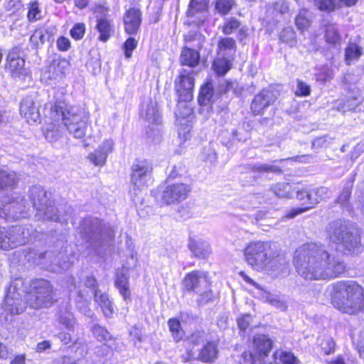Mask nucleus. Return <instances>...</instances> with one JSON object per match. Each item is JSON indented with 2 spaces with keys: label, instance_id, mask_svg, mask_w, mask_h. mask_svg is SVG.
I'll return each mask as SVG.
<instances>
[{
  "label": "nucleus",
  "instance_id": "obj_36",
  "mask_svg": "<svg viewBox=\"0 0 364 364\" xmlns=\"http://www.w3.org/2000/svg\"><path fill=\"white\" fill-rule=\"evenodd\" d=\"M325 38L326 41L329 44L336 45L340 43L341 36L336 25L329 24L326 26Z\"/></svg>",
  "mask_w": 364,
  "mask_h": 364
},
{
  "label": "nucleus",
  "instance_id": "obj_62",
  "mask_svg": "<svg viewBox=\"0 0 364 364\" xmlns=\"http://www.w3.org/2000/svg\"><path fill=\"white\" fill-rule=\"evenodd\" d=\"M311 192L310 189L304 188L296 191V198L304 204L310 205Z\"/></svg>",
  "mask_w": 364,
  "mask_h": 364
},
{
  "label": "nucleus",
  "instance_id": "obj_54",
  "mask_svg": "<svg viewBox=\"0 0 364 364\" xmlns=\"http://www.w3.org/2000/svg\"><path fill=\"white\" fill-rule=\"evenodd\" d=\"M263 360L255 353L245 352L240 361V364H262Z\"/></svg>",
  "mask_w": 364,
  "mask_h": 364
},
{
  "label": "nucleus",
  "instance_id": "obj_37",
  "mask_svg": "<svg viewBox=\"0 0 364 364\" xmlns=\"http://www.w3.org/2000/svg\"><path fill=\"white\" fill-rule=\"evenodd\" d=\"M242 25V23L235 17H230L225 20L222 26V31L225 35H230L237 31Z\"/></svg>",
  "mask_w": 364,
  "mask_h": 364
},
{
  "label": "nucleus",
  "instance_id": "obj_22",
  "mask_svg": "<svg viewBox=\"0 0 364 364\" xmlns=\"http://www.w3.org/2000/svg\"><path fill=\"white\" fill-rule=\"evenodd\" d=\"M141 12L136 8L128 9L123 17L124 31L129 35L137 33L141 23Z\"/></svg>",
  "mask_w": 364,
  "mask_h": 364
},
{
  "label": "nucleus",
  "instance_id": "obj_63",
  "mask_svg": "<svg viewBox=\"0 0 364 364\" xmlns=\"http://www.w3.org/2000/svg\"><path fill=\"white\" fill-rule=\"evenodd\" d=\"M85 31V25L83 23H77L71 29L70 35L75 40H80L84 36Z\"/></svg>",
  "mask_w": 364,
  "mask_h": 364
},
{
  "label": "nucleus",
  "instance_id": "obj_42",
  "mask_svg": "<svg viewBox=\"0 0 364 364\" xmlns=\"http://www.w3.org/2000/svg\"><path fill=\"white\" fill-rule=\"evenodd\" d=\"M235 5V0H216L215 9L222 16L226 15Z\"/></svg>",
  "mask_w": 364,
  "mask_h": 364
},
{
  "label": "nucleus",
  "instance_id": "obj_41",
  "mask_svg": "<svg viewBox=\"0 0 364 364\" xmlns=\"http://www.w3.org/2000/svg\"><path fill=\"white\" fill-rule=\"evenodd\" d=\"M314 4L318 9L327 12L339 8V2L337 0H314Z\"/></svg>",
  "mask_w": 364,
  "mask_h": 364
},
{
  "label": "nucleus",
  "instance_id": "obj_24",
  "mask_svg": "<svg viewBox=\"0 0 364 364\" xmlns=\"http://www.w3.org/2000/svg\"><path fill=\"white\" fill-rule=\"evenodd\" d=\"M255 353L263 360L272 348V341L265 335H257L253 341Z\"/></svg>",
  "mask_w": 364,
  "mask_h": 364
},
{
  "label": "nucleus",
  "instance_id": "obj_61",
  "mask_svg": "<svg viewBox=\"0 0 364 364\" xmlns=\"http://www.w3.org/2000/svg\"><path fill=\"white\" fill-rule=\"evenodd\" d=\"M311 93V87L306 82H303L301 80H296V90L295 91V95L296 96H308Z\"/></svg>",
  "mask_w": 364,
  "mask_h": 364
},
{
  "label": "nucleus",
  "instance_id": "obj_47",
  "mask_svg": "<svg viewBox=\"0 0 364 364\" xmlns=\"http://www.w3.org/2000/svg\"><path fill=\"white\" fill-rule=\"evenodd\" d=\"M319 345L325 355L331 354L335 350L336 343L333 338L329 336H323L320 339Z\"/></svg>",
  "mask_w": 364,
  "mask_h": 364
},
{
  "label": "nucleus",
  "instance_id": "obj_26",
  "mask_svg": "<svg viewBox=\"0 0 364 364\" xmlns=\"http://www.w3.org/2000/svg\"><path fill=\"white\" fill-rule=\"evenodd\" d=\"M188 247L195 257L198 258H205L210 253V245L202 240L190 238Z\"/></svg>",
  "mask_w": 364,
  "mask_h": 364
},
{
  "label": "nucleus",
  "instance_id": "obj_40",
  "mask_svg": "<svg viewBox=\"0 0 364 364\" xmlns=\"http://www.w3.org/2000/svg\"><path fill=\"white\" fill-rule=\"evenodd\" d=\"M333 139L328 136L317 137L312 140L311 148L316 152H318L321 149H326L332 144Z\"/></svg>",
  "mask_w": 364,
  "mask_h": 364
},
{
  "label": "nucleus",
  "instance_id": "obj_60",
  "mask_svg": "<svg viewBox=\"0 0 364 364\" xmlns=\"http://www.w3.org/2000/svg\"><path fill=\"white\" fill-rule=\"evenodd\" d=\"M138 42L134 38H129L124 43L123 48L127 58H131L132 51L136 48Z\"/></svg>",
  "mask_w": 364,
  "mask_h": 364
},
{
  "label": "nucleus",
  "instance_id": "obj_38",
  "mask_svg": "<svg viewBox=\"0 0 364 364\" xmlns=\"http://www.w3.org/2000/svg\"><path fill=\"white\" fill-rule=\"evenodd\" d=\"M272 190L276 196L280 198L291 196V186L287 183H277L272 188Z\"/></svg>",
  "mask_w": 364,
  "mask_h": 364
},
{
  "label": "nucleus",
  "instance_id": "obj_19",
  "mask_svg": "<svg viewBox=\"0 0 364 364\" xmlns=\"http://www.w3.org/2000/svg\"><path fill=\"white\" fill-rule=\"evenodd\" d=\"M23 54L21 47L13 48L9 53L6 58V69L13 77H19L25 71V60L21 57Z\"/></svg>",
  "mask_w": 364,
  "mask_h": 364
},
{
  "label": "nucleus",
  "instance_id": "obj_6",
  "mask_svg": "<svg viewBox=\"0 0 364 364\" xmlns=\"http://www.w3.org/2000/svg\"><path fill=\"white\" fill-rule=\"evenodd\" d=\"M54 296L53 287L49 281L36 279L30 284L26 302L32 309L49 308L55 302Z\"/></svg>",
  "mask_w": 364,
  "mask_h": 364
},
{
  "label": "nucleus",
  "instance_id": "obj_11",
  "mask_svg": "<svg viewBox=\"0 0 364 364\" xmlns=\"http://www.w3.org/2000/svg\"><path fill=\"white\" fill-rule=\"evenodd\" d=\"M85 234L91 240L100 241L111 240L114 237V230L109 225L102 224L97 218L84 220L82 224Z\"/></svg>",
  "mask_w": 364,
  "mask_h": 364
},
{
  "label": "nucleus",
  "instance_id": "obj_9",
  "mask_svg": "<svg viewBox=\"0 0 364 364\" xmlns=\"http://www.w3.org/2000/svg\"><path fill=\"white\" fill-rule=\"evenodd\" d=\"M29 236L30 231L26 228L16 226L9 230L0 228V248L9 250L24 245Z\"/></svg>",
  "mask_w": 364,
  "mask_h": 364
},
{
  "label": "nucleus",
  "instance_id": "obj_51",
  "mask_svg": "<svg viewBox=\"0 0 364 364\" xmlns=\"http://www.w3.org/2000/svg\"><path fill=\"white\" fill-rule=\"evenodd\" d=\"M267 301L274 307L277 309L284 311L287 309V302L277 295L269 294L267 297Z\"/></svg>",
  "mask_w": 364,
  "mask_h": 364
},
{
  "label": "nucleus",
  "instance_id": "obj_20",
  "mask_svg": "<svg viewBox=\"0 0 364 364\" xmlns=\"http://www.w3.org/2000/svg\"><path fill=\"white\" fill-rule=\"evenodd\" d=\"M311 198H310V205H307L304 208H296L291 209L287 215V218H293L296 215L304 213L305 211L312 208L314 205H317L322 200L328 198L331 195V191L328 188L319 187L310 190Z\"/></svg>",
  "mask_w": 364,
  "mask_h": 364
},
{
  "label": "nucleus",
  "instance_id": "obj_15",
  "mask_svg": "<svg viewBox=\"0 0 364 364\" xmlns=\"http://www.w3.org/2000/svg\"><path fill=\"white\" fill-rule=\"evenodd\" d=\"M176 89L183 101H190L193 98L192 92L194 87L195 79L193 72L183 69L178 77L175 81Z\"/></svg>",
  "mask_w": 364,
  "mask_h": 364
},
{
  "label": "nucleus",
  "instance_id": "obj_35",
  "mask_svg": "<svg viewBox=\"0 0 364 364\" xmlns=\"http://www.w3.org/2000/svg\"><path fill=\"white\" fill-rule=\"evenodd\" d=\"M362 53V48L356 43H349L345 50L346 61L350 64L353 60H358Z\"/></svg>",
  "mask_w": 364,
  "mask_h": 364
},
{
  "label": "nucleus",
  "instance_id": "obj_8",
  "mask_svg": "<svg viewBox=\"0 0 364 364\" xmlns=\"http://www.w3.org/2000/svg\"><path fill=\"white\" fill-rule=\"evenodd\" d=\"M141 117L148 123L146 134L149 137L159 138L161 135V118L157 103L151 99L143 102L140 111Z\"/></svg>",
  "mask_w": 364,
  "mask_h": 364
},
{
  "label": "nucleus",
  "instance_id": "obj_5",
  "mask_svg": "<svg viewBox=\"0 0 364 364\" xmlns=\"http://www.w3.org/2000/svg\"><path fill=\"white\" fill-rule=\"evenodd\" d=\"M326 233L331 242L341 245L348 252L358 253L362 249L360 230L348 226L342 220L331 222L326 227Z\"/></svg>",
  "mask_w": 364,
  "mask_h": 364
},
{
  "label": "nucleus",
  "instance_id": "obj_28",
  "mask_svg": "<svg viewBox=\"0 0 364 364\" xmlns=\"http://www.w3.org/2000/svg\"><path fill=\"white\" fill-rule=\"evenodd\" d=\"M96 28L100 33L99 40L106 42L114 32V28L109 19L97 17Z\"/></svg>",
  "mask_w": 364,
  "mask_h": 364
},
{
  "label": "nucleus",
  "instance_id": "obj_43",
  "mask_svg": "<svg viewBox=\"0 0 364 364\" xmlns=\"http://www.w3.org/2000/svg\"><path fill=\"white\" fill-rule=\"evenodd\" d=\"M252 171L258 173H281V168L271 164H261L252 166Z\"/></svg>",
  "mask_w": 364,
  "mask_h": 364
},
{
  "label": "nucleus",
  "instance_id": "obj_13",
  "mask_svg": "<svg viewBox=\"0 0 364 364\" xmlns=\"http://www.w3.org/2000/svg\"><path fill=\"white\" fill-rule=\"evenodd\" d=\"M182 284L188 292H200L204 287L210 286L208 273L200 270L192 271L185 275Z\"/></svg>",
  "mask_w": 364,
  "mask_h": 364
},
{
  "label": "nucleus",
  "instance_id": "obj_39",
  "mask_svg": "<svg viewBox=\"0 0 364 364\" xmlns=\"http://www.w3.org/2000/svg\"><path fill=\"white\" fill-rule=\"evenodd\" d=\"M168 325L174 340L176 341H181L184 336V332L181 329L180 321L176 318H171L168 322Z\"/></svg>",
  "mask_w": 364,
  "mask_h": 364
},
{
  "label": "nucleus",
  "instance_id": "obj_23",
  "mask_svg": "<svg viewBox=\"0 0 364 364\" xmlns=\"http://www.w3.org/2000/svg\"><path fill=\"white\" fill-rule=\"evenodd\" d=\"M114 141L112 139L104 141L93 153L90 154L88 158L96 166H103L107 157L113 150Z\"/></svg>",
  "mask_w": 364,
  "mask_h": 364
},
{
  "label": "nucleus",
  "instance_id": "obj_46",
  "mask_svg": "<svg viewBox=\"0 0 364 364\" xmlns=\"http://www.w3.org/2000/svg\"><path fill=\"white\" fill-rule=\"evenodd\" d=\"M16 183V175L14 173H8L0 170V190L5 187L12 186Z\"/></svg>",
  "mask_w": 364,
  "mask_h": 364
},
{
  "label": "nucleus",
  "instance_id": "obj_1",
  "mask_svg": "<svg viewBox=\"0 0 364 364\" xmlns=\"http://www.w3.org/2000/svg\"><path fill=\"white\" fill-rule=\"evenodd\" d=\"M293 263L298 274L305 280H331L339 277L346 270L344 261L328 252L326 247L315 242L299 247Z\"/></svg>",
  "mask_w": 364,
  "mask_h": 364
},
{
  "label": "nucleus",
  "instance_id": "obj_7",
  "mask_svg": "<svg viewBox=\"0 0 364 364\" xmlns=\"http://www.w3.org/2000/svg\"><path fill=\"white\" fill-rule=\"evenodd\" d=\"M31 198L36 208V215L40 218L57 221L59 220L58 210L48 199L47 192L41 187L35 186L31 190Z\"/></svg>",
  "mask_w": 364,
  "mask_h": 364
},
{
  "label": "nucleus",
  "instance_id": "obj_18",
  "mask_svg": "<svg viewBox=\"0 0 364 364\" xmlns=\"http://www.w3.org/2000/svg\"><path fill=\"white\" fill-rule=\"evenodd\" d=\"M208 13V1L207 0H191L187 11L189 23L201 25L205 21Z\"/></svg>",
  "mask_w": 364,
  "mask_h": 364
},
{
  "label": "nucleus",
  "instance_id": "obj_10",
  "mask_svg": "<svg viewBox=\"0 0 364 364\" xmlns=\"http://www.w3.org/2000/svg\"><path fill=\"white\" fill-rule=\"evenodd\" d=\"M152 169L151 163L145 159H137L133 164L131 174V192H134V195L136 196L137 191L145 186Z\"/></svg>",
  "mask_w": 364,
  "mask_h": 364
},
{
  "label": "nucleus",
  "instance_id": "obj_50",
  "mask_svg": "<svg viewBox=\"0 0 364 364\" xmlns=\"http://www.w3.org/2000/svg\"><path fill=\"white\" fill-rule=\"evenodd\" d=\"M27 17L29 21H36L41 18V11L38 4L36 1L30 3L28 5Z\"/></svg>",
  "mask_w": 364,
  "mask_h": 364
},
{
  "label": "nucleus",
  "instance_id": "obj_49",
  "mask_svg": "<svg viewBox=\"0 0 364 364\" xmlns=\"http://www.w3.org/2000/svg\"><path fill=\"white\" fill-rule=\"evenodd\" d=\"M274 356L275 359H279L283 364H298L296 358L289 352L277 351Z\"/></svg>",
  "mask_w": 364,
  "mask_h": 364
},
{
  "label": "nucleus",
  "instance_id": "obj_25",
  "mask_svg": "<svg viewBox=\"0 0 364 364\" xmlns=\"http://www.w3.org/2000/svg\"><path fill=\"white\" fill-rule=\"evenodd\" d=\"M200 60L199 52L186 46L181 51L180 56V62L183 65H188L190 68H193L198 65Z\"/></svg>",
  "mask_w": 364,
  "mask_h": 364
},
{
  "label": "nucleus",
  "instance_id": "obj_45",
  "mask_svg": "<svg viewBox=\"0 0 364 364\" xmlns=\"http://www.w3.org/2000/svg\"><path fill=\"white\" fill-rule=\"evenodd\" d=\"M95 337L100 342H107L112 338L110 333L102 326L95 324L92 328Z\"/></svg>",
  "mask_w": 364,
  "mask_h": 364
},
{
  "label": "nucleus",
  "instance_id": "obj_27",
  "mask_svg": "<svg viewBox=\"0 0 364 364\" xmlns=\"http://www.w3.org/2000/svg\"><path fill=\"white\" fill-rule=\"evenodd\" d=\"M218 347L215 342H207L200 349L198 359L205 363H212L218 357Z\"/></svg>",
  "mask_w": 364,
  "mask_h": 364
},
{
  "label": "nucleus",
  "instance_id": "obj_33",
  "mask_svg": "<svg viewBox=\"0 0 364 364\" xmlns=\"http://www.w3.org/2000/svg\"><path fill=\"white\" fill-rule=\"evenodd\" d=\"M295 24L297 28L301 31H304L309 28L311 25L310 14L307 9H301L299 11L295 18Z\"/></svg>",
  "mask_w": 364,
  "mask_h": 364
},
{
  "label": "nucleus",
  "instance_id": "obj_52",
  "mask_svg": "<svg viewBox=\"0 0 364 364\" xmlns=\"http://www.w3.org/2000/svg\"><path fill=\"white\" fill-rule=\"evenodd\" d=\"M296 34L294 30L290 28H284L279 35V39L287 43L290 44L291 46L295 44Z\"/></svg>",
  "mask_w": 364,
  "mask_h": 364
},
{
  "label": "nucleus",
  "instance_id": "obj_21",
  "mask_svg": "<svg viewBox=\"0 0 364 364\" xmlns=\"http://www.w3.org/2000/svg\"><path fill=\"white\" fill-rule=\"evenodd\" d=\"M16 287L11 285L4 299V309L11 314H20L25 309V304L23 302L19 293H15Z\"/></svg>",
  "mask_w": 364,
  "mask_h": 364
},
{
  "label": "nucleus",
  "instance_id": "obj_2",
  "mask_svg": "<svg viewBox=\"0 0 364 364\" xmlns=\"http://www.w3.org/2000/svg\"><path fill=\"white\" fill-rule=\"evenodd\" d=\"M244 258L253 270L272 277H279L287 269L286 258L274 242H250L244 250Z\"/></svg>",
  "mask_w": 364,
  "mask_h": 364
},
{
  "label": "nucleus",
  "instance_id": "obj_56",
  "mask_svg": "<svg viewBox=\"0 0 364 364\" xmlns=\"http://www.w3.org/2000/svg\"><path fill=\"white\" fill-rule=\"evenodd\" d=\"M59 323L68 331H73L75 323L73 316L70 314H62L59 316Z\"/></svg>",
  "mask_w": 364,
  "mask_h": 364
},
{
  "label": "nucleus",
  "instance_id": "obj_59",
  "mask_svg": "<svg viewBox=\"0 0 364 364\" xmlns=\"http://www.w3.org/2000/svg\"><path fill=\"white\" fill-rule=\"evenodd\" d=\"M273 10L280 16L289 14V3L284 0H279L272 4Z\"/></svg>",
  "mask_w": 364,
  "mask_h": 364
},
{
  "label": "nucleus",
  "instance_id": "obj_34",
  "mask_svg": "<svg viewBox=\"0 0 364 364\" xmlns=\"http://www.w3.org/2000/svg\"><path fill=\"white\" fill-rule=\"evenodd\" d=\"M231 68V63L225 58L215 59L213 63V69L218 75H224Z\"/></svg>",
  "mask_w": 364,
  "mask_h": 364
},
{
  "label": "nucleus",
  "instance_id": "obj_44",
  "mask_svg": "<svg viewBox=\"0 0 364 364\" xmlns=\"http://www.w3.org/2000/svg\"><path fill=\"white\" fill-rule=\"evenodd\" d=\"M185 42L190 47L200 49L202 47L201 35L198 33H188L184 36Z\"/></svg>",
  "mask_w": 364,
  "mask_h": 364
},
{
  "label": "nucleus",
  "instance_id": "obj_31",
  "mask_svg": "<svg viewBox=\"0 0 364 364\" xmlns=\"http://www.w3.org/2000/svg\"><path fill=\"white\" fill-rule=\"evenodd\" d=\"M48 124L46 132L45 137L50 142L56 141L61 136L62 133V124L61 122L53 121Z\"/></svg>",
  "mask_w": 364,
  "mask_h": 364
},
{
  "label": "nucleus",
  "instance_id": "obj_17",
  "mask_svg": "<svg viewBox=\"0 0 364 364\" xmlns=\"http://www.w3.org/2000/svg\"><path fill=\"white\" fill-rule=\"evenodd\" d=\"M277 99V92L271 89H264L253 98L251 110L255 114H262L264 109L273 105Z\"/></svg>",
  "mask_w": 364,
  "mask_h": 364
},
{
  "label": "nucleus",
  "instance_id": "obj_55",
  "mask_svg": "<svg viewBox=\"0 0 364 364\" xmlns=\"http://www.w3.org/2000/svg\"><path fill=\"white\" fill-rule=\"evenodd\" d=\"M218 46L220 50L235 51L236 49V42L232 38H221L218 41Z\"/></svg>",
  "mask_w": 364,
  "mask_h": 364
},
{
  "label": "nucleus",
  "instance_id": "obj_12",
  "mask_svg": "<svg viewBox=\"0 0 364 364\" xmlns=\"http://www.w3.org/2000/svg\"><path fill=\"white\" fill-rule=\"evenodd\" d=\"M191 188L188 184L176 183L166 186L161 193V203L166 205L180 203L185 200Z\"/></svg>",
  "mask_w": 364,
  "mask_h": 364
},
{
  "label": "nucleus",
  "instance_id": "obj_32",
  "mask_svg": "<svg viewBox=\"0 0 364 364\" xmlns=\"http://www.w3.org/2000/svg\"><path fill=\"white\" fill-rule=\"evenodd\" d=\"M213 87L208 82L204 85L201 88L198 95V102L200 105H208L213 102Z\"/></svg>",
  "mask_w": 364,
  "mask_h": 364
},
{
  "label": "nucleus",
  "instance_id": "obj_29",
  "mask_svg": "<svg viewBox=\"0 0 364 364\" xmlns=\"http://www.w3.org/2000/svg\"><path fill=\"white\" fill-rule=\"evenodd\" d=\"M114 284L125 301L130 299L131 292L129 287V280L125 273L122 272L117 273Z\"/></svg>",
  "mask_w": 364,
  "mask_h": 364
},
{
  "label": "nucleus",
  "instance_id": "obj_14",
  "mask_svg": "<svg viewBox=\"0 0 364 364\" xmlns=\"http://www.w3.org/2000/svg\"><path fill=\"white\" fill-rule=\"evenodd\" d=\"M19 111L21 116L28 124H38L41 122L39 105L37 104L35 97H24L21 102Z\"/></svg>",
  "mask_w": 364,
  "mask_h": 364
},
{
  "label": "nucleus",
  "instance_id": "obj_53",
  "mask_svg": "<svg viewBox=\"0 0 364 364\" xmlns=\"http://www.w3.org/2000/svg\"><path fill=\"white\" fill-rule=\"evenodd\" d=\"M230 90H232L235 95H240L241 89L239 87V84L236 81H225L224 83L220 85V92L221 93H226Z\"/></svg>",
  "mask_w": 364,
  "mask_h": 364
},
{
  "label": "nucleus",
  "instance_id": "obj_57",
  "mask_svg": "<svg viewBox=\"0 0 364 364\" xmlns=\"http://www.w3.org/2000/svg\"><path fill=\"white\" fill-rule=\"evenodd\" d=\"M207 340V335L204 331H196L188 338L187 341L193 345H198Z\"/></svg>",
  "mask_w": 364,
  "mask_h": 364
},
{
  "label": "nucleus",
  "instance_id": "obj_3",
  "mask_svg": "<svg viewBox=\"0 0 364 364\" xmlns=\"http://www.w3.org/2000/svg\"><path fill=\"white\" fill-rule=\"evenodd\" d=\"M330 298L332 306L341 314L358 316L364 313V287L355 281L333 283Z\"/></svg>",
  "mask_w": 364,
  "mask_h": 364
},
{
  "label": "nucleus",
  "instance_id": "obj_58",
  "mask_svg": "<svg viewBox=\"0 0 364 364\" xmlns=\"http://www.w3.org/2000/svg\"><path fill=\"white\" fill-rule=\"evenodd\" d=\"M353 181H349L343 188L341 195L338 198V202L340 203L342 205L346 204L351 195V191L353 188Z\"/></svg>",
  "mask_w": 364,
  "mask_h": 364
},
{
  "label": "nucleus",
  "instance_id": "obj_30",
  "mask_svg": "<svg viewBox=\"0 0 364 364\" xmlns=\"http://www.w3.org/2000/svg\"><path fill=\"white\" fill-rule=\"evenodd\" d=\"M98 290L95 291V300L100 306L102 311L106 317H110L113 312L112 303L106 294H100Z\"/></svg>",
  "mask_w": 364,
  "mask_h": 364
},
{
  "label": "nucleus",
  "instance_id": "obj_16",
  "mask_svg": "<svg viewBox=\"0 0 364 364\" xmlns=\"http://www.w3.org/2000/svg\"><path fill=\"white\" fill-rule=\"evenodd\" d=\"M68 67V62L66 60H54L43 71L41 77V81L51 84L53 82L61 80L65 76Z\"/></svg>",
  "mask_w": 364,
  "mask_h": 364
},
{
  "label": "nucleus",
  "instance_id": "obj_48",
  "mask_svg": "<svg viewBox=\"0 0 364 364\" xmlns=\"http://www.w3.org/2000/svg\"><path fill=\"white\" fill-rule=\"evenodd\" d=\"M198 294L197 302L199 305H204L213 299V294L210 289V285L204 287L200 292H196Z\"/></svg>",
  "mask_w": 364,
  "mask_h": 364
},
{
  "label": "nucleus",
  "instance_id": "obj_64",
  "mask_svg": "<svg viewBox=\"0 0 364 364\" xmlns=\"http://www.w3.org/2000/svg\"><path fill=\"white\" fill-rule=\"evenodd\" d=\"M4 6L6 11L14 14L21 8L22 4L21 0H8Z\"/></svg>",
  "mask_w": 364,
  "mask_h": 364
},
{
  "label": "nucleus",
  "instance_id": "obj_4",
  "mask_svg": "<svg viewBox=\"0 0 364 364\" xmlns=\"http://www.w3.org/2000/svg\"><path fill=\"white\" fill-rule=\"evenodd\" d=\"M50 118L61 122L73 137L82 139L85 136L88 117L81 108L68 106L63 102H56L50 108Z\"/></svg>",
  "mask_w": 364,
  "mask_h": 364
}]
</instances>
